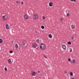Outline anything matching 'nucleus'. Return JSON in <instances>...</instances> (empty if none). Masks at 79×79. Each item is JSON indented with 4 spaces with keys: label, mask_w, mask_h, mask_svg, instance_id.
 I'll return each mask as SVG.
<instances>
[{
    "label": "nucleus",
    "mask_w": 79,
    "mask_h": 79,
    "mask_svg": "<svg viewBox=\"0 0 79 79\" xmlns=\"http://www.w3.org/2000/svg\"><path fill=\"white\" fill-rule=\"evenodd\" d=\"M45 19V16H44L43 17V20H44V19Z\"/></svg>",
    "instance_id": "nucleus-25"
},
{
    "label": "nucleus",
    "mask_w": 79,
    "mask_h": 79,
    "mask_svg": "<svg viewBox=\"0 0 79 79\" xmlns=\"http://www.w3.org/2000/svg\"><path fill=\"white\" fill-rule=\"evenodd\" d=\"M67 16H69V13L67 14Z\"/></svg>",
    "instance_id": "nucleus-29"
},
{
    "label": "nucleus",
    "mask_w": 79,
    "mask_h": 79,
    "mask_svg": "<svg viewBox=\"0 0 79 79\" xmlns=\"http://www.w3.org/2000/svg\"><path fill=\"white\" fill-rule=\"evenodd\" d=\"M40 48L41 50H45V45L44 44H40Z\"/></svg>",
    "instance_id": "nucleus-1"
},
{
    "label": "nucleus",
    "mask_w": 79,
    "mask_h": 79,
    "mask_svg": "<svg viewBox=\"0 0 79 79\" xmlns=\"http://www.w3.org/2000/svg\"><path fill=\"white\" fill-rule=\"evenodd\" d=\"M40 78V77H39Z\"/></svg>",
    "instance_id": "nucleus-39"
},
{
    "label": "nucleus",
    "mask_w": 79,
    "mask_h": 79,
    "mask_svg": "<svg viewBox=\"0 0 79 79\" xmlns=\"http://www.w3.org/2000/svg\"><path fill=\"white\" fill-rule=\"evenodd\" d=\"M21 45L22 47H24V46H26V45H27V43L26 41H23L21 42Z\"/></svg>",
    "instance_id": "nucleus-2"
},
{
    "label": "nucleus",
    "mask_w": 79,
    "mask_h": 79,
    "mask_svg": "<svg viewBox=\"0 0 79 79\" xmlns=\"http://www.w3.org/2000/svg\"><path fill=\"white\" fill-rule=\"evenodd\" d=\"M70 1H71V2H73V1L74 2H76V0H70Z\"/></svg>",
    "instance_id": "nucleus-24"
},
{
    "label": "nucleus",
    "mask_w": 79,
    "mask_h": 79,
    "mask_svg": "<svg viewBox=\"0 0 79 79\" xmlns=\"http://www.w3.org/2000/svg\"><path fill=\"white\" fill-rule=\"evenodd\" d=\"M21 4H22V5H23V4H24L23 2H21Z\"/></svg>",
    "instance_id": "nucleus-34"
},
{
    "label": "nucleus",
    "mask_w": 79,
    "mask_h": 79,
    "mask_svg": "<svg viewBox=\"0 0 79 79\" xmlns=\"http://www.w3.org/2000/svg\"><path fill=\"white\" fill-rule=\"evenodd\" d=\"M66 13H68V12H69V10H67V11H66Z\"/></svg>",
    "instance_id": "nucleus-31"
},
{
    "label": "nucleus",
    "mask_w": 79,
    "mask_h": 79,
    "mask_svg": "<svg viewBox=\"0 0 79 79\" xmlns=\"http://www.w3.org/2000/svg\"><path fill=\"white\" fill-rule=\"evenodd\" d=\"M4 69H5V70L6 71H7V68H6V67H5V68H4Z\"/></svg>",
    "instance_id": "nucleus-23"
},
{
    "label": "nucleus",
    "mask_w": 79,
    "mask_h": 79,
    "mask_svg": "<svg viewBox=\"0 0 79 79\" xmlns=\"http://www.w3.org/2000/svg\"><path fill=\"white\" fill-rule=\"evenodd\" d=\"M71 27L72 29H74V28H75V27L74 26V25H72Z\"/></svg>",
    "instance_id": "nucleus-14"
},
{
    "label": "nucleus",
    "mask_w": 79,
    "mask_h": 79,
    "mask_svg": "<svg viewBox=\"0 0 79 79\" xmlns=\"http://www.w3.org/2000/svg\"><path fill=\"white\" fill-rule=\"evenodd\" d=\"M15 47L16 50H18V44H15Z\"/></svg>",
    "instance_id": "nucleus-9"
},
{
    "label": "nucleus",
    "mask_w": 79,
    "mask_h": 79,
    "mask_svg": "<svg viewBox=\"0 0 79 79\" xmlns=\"http://www.w3.org/2000/svg\"><path fill=\"white\" fill-rule=\"evenodd\" d=\"M38 73H40V71L39 70H38Z\"/></svg>",
    "instance_id": "nucleus-35"
},
{
    "label": "nucleus",
    "mask_w": 79,
    "mask_h": 79,
    "mask_svg": "<svg viewBox=\"0 0 79 79\" xmlns=\"http://www.w3.org/2000/svg\"><path fill=\"white\" fill-rule=\"evenodd\" d=\"M32 46H33V47L34 48H35V47H37V45L34 44L32 45Z\"/></svg>",
    "instance_id": "nucleus-13"
},
{
    "label": "nucleus",
    "mask_w": 79,
    "mask_h": 79,
    "mask_svg": "<svg viewBox=\"0 0 79 79\" xmlns=\"http://www.w3.org/2000/svg\"><path fill=\"white\" fill-rule=\"evenodd\" d=\"M62 47L64 50H65V49H66V45H65L64 44L62 45Z\"/></svg>",
    "instance_id": "nucleus-6"
},
{
    "label": "nucleus",
    "mask_w": 79,
    "mask_h": 79,
    "mask_svg": "<svg viewBox=\"0 0 79 79\" xmlns=\"http://www.w3.org/2000/svg\"><path fill=\"white\" fill-rule=\"evenodd\" d=\"M8 61L9 63L11 64V60L10 59H9L8 60Z\"/></svg>",
    "instance_id": "nucleus-21"
},
{
    "label": "nucleus",
    "mask_w": 79,
    "mask_h": 79,
    "mask_svg": "<svg viewBox=\"0 0 79 79\" xmlns=\"http://www.w3.org/2000/svg\"><path fill=\"white\" fill-rule=\"evenodd\" d=\"M34 18L35 19H38V15L36 14L34 15Z\"/></svg>",
    "instance_id": "nucleus-4"
},
{
    "label": "nucleus",
    "mask_w": 79,
    "mask_h": 79,
    "mask_svg": "<svg viewBox=\"0 0 79 79\" xmlns=\"http://www.w3.org/2000/svg\"><path fill=\"white\" fill-rule=\"evenodd\" d=\"M64 73H66L67 72L66 71H64Z\"/></svg>",
    "instance_id": "nucleus-37"
},
{
    "label": "nucleus",
    "mask_w": 79,
    "mask_h": 79,
    "mask_svg": "<svg viewBox=\"0 0 79 79\" xmlns=\"http://www.w3.org/2000/svg\"><path fill=\"white\" fill-rule=\"evenodd\" d=\"M16 3H19V2L18 1H16Z\"/></svg>",
    "instance_id": "nucleus-27"
},
{
    "label": "nucleus",
    "mask_w": 79,
    "mask_h": 79,
    "mask_svg": "<svg viewBox=\"0 0 79 79\" xmlns=\"http://www.w3.org/2000/svg\"><path fill=\"white\" fill-rule=\"evenodd\" d=\"M68 44L69 45H71V42L70 41H69L68 42Z\"/></svg>",
    "instance_id": "nucleus-20"
},
{
    "label": "nucleus",
    "mask_w": 79,
    "mask_h": 79,
    "mask_svg": "<svg viewBox=\"0 0 79 79\" xmlns=\"http://www.w3.org/2000/svg\"><path fill=\"white\" fill-rule=\"evenodd\" d=\"M76 60H75V59H73V64H74V63H76Z\"/></svg>",
    "instance_id": "nucleus-11"
},
{
    "label": "nucleus",
    "mask_w": 79,
    "mask_h": 79,
    "mask_svg": "<svg viewBox=\"0 0 79 79\" xmlns=\"http://www.w3.org/2000/svg\"><path fill=\"white\" fill-rule=\"evenodd\" d=\"M44 58H47V57L45 56H44Z\"/></svg>",
    "instance_id": "nucleus-32"
},
{
    "label": "nucleus",
    "mask_w": 79,
    "mask_h": 79,
    "mask_svg": "<svg viewBox=\"0 0 79 79\" xmlns=\"http://www.w3.org/2000/svg\"><path fill=\"white\" fill-rule=\"evenodd\" d=\"M41 28L42 29H44L45 28V27L44 26H41Z\"/></svg>",
    "instance_id": "nucleus-19"
},
{
    "label": "nucleus",
    "mask_w": 79,
    "mask_h": 79,
    "mask_svg": "<svg viewBox=\"0 0 79 79\" xmlns=\"http://www.w3.org/2000/svg\"><path fill=\"white\" fill-rule=\"evenodd\" d=\"M35 32L36 33V34H39V32L37 31H35Z\"/></svg>",
    "instance_id": "nucleus-16"
},
{
    "label": "nucleus",
    "mask_w": 79,
    "mask_h": 79,
    "mask_svg": "<svg viewBox=\"0 0 79 79\" xmlns=\"http://www.w3.org/2000/svg\"><path fill=\"white\" fill-rule=\"evenodd\" d=\"M74 38L73 37H71V39H72V40H74Z\"/></svg>",
    "instance_id": "nucleus-28"
},
{
    "label": "nucleus",
    "mask_w": 79,
    "mask_h": 79,
    "mask_svg": "<svg viewBox=\"0 0 79 79\" xmlns=\"http://www.w3.org/2000/svg\"><path fill=\"white\" fill-rule=\"evenodd\" d=\"M72 52V49H70V52Z\"/></svg>",
    "instance_id": "nucleus-33"
},
{
    "label": "nucleus",
    "mask_w": 79,
    "mask_h": 79,
    "mask_svg": "<svg viewBox=\"0 0 79 79\" xmlns=\"http://www.w3.org/2000/svg\"><path fill=\"white\" fill-rule=\"evenodd\" d=\"M10 53H13V51H10Z\"/></svg>",
    "instance_id": "nucleus-30"
},
{
    "label": "nucleus",
    "mask_w": 79,
    "mask_h": 79,
    "mask_svg": "<svg viewBox=\"0 0 79 79\" xmlns=\"http://www.w3.org/2000/svg\"><path fill=\"white\" fill-rule=\"evenodd\" d=\"M70 75L71 76H73V72H70Z\"/></svg>",
    "instance_id": "nucleus-15"
},
{
    "label": "nucleus",
    "mask_w": 79,
    "mask_h": 79,
    "mask_svg": "<svg viewBox=\"0 0 79 79\" xmlns=\"http://www.w3.org/2000/svg\"><path fill=\"white\" fill-rule=\"evenodd\" d=\"M72 79H74V78H72Z\"/></svg>",
    "instance_id": "nucleus-38"
},
{
    "label": "nucleus",
    "mask_w": 79,
    "mask_h": 79,
    "mask_svg": "<svg viewBox=\"0 0 79 79\" xmlns=\"http://www.w3.org/2000/svg\"><path fill=\"white\" fill-rule=\"evenodd\" d=\"M61 21H63V19H60Z\"/></svg>",
    "instance_id": "nucleus-36"
},
{
    "label": "nucleus",
    "mask_w": 79,
    "mask_h": 79,
    "mask_svg": "<svg viewBox=\"0 0 79 79\" xmlns=\"http://www.w3.org/2000/svg\"><path fill=\"white\" fill-rule=\"evenodd\" d=\"M8 18V17L6 15H4L3 16L2 19L4 21H6V20H7V19Z\"/></svg>",
    "instance_id": "nucleus-3"
},
{
    "label": "nucleus",
    "mask_w": 79,
    "mask_h": 79,
    "mask_svg": "<svg viewBox=\"0 0 79 79\" xmlns=\"http://www.w3.org/2000/svg\"><path fill=\"white\" fill-rule=\"evenodd\" d=\"M68 61H71V59H70V58L68 59Z\"/></svg>",
    "instance_id": "nucleus-26"
},
{
    "label": "nucleus",
    "mask_w": 79,
    "mask_h": 79,
    "mask_svg": "<svg viewBox=\"0 0 79 79\" xmlns=\"http://www.w3.org/2000/svg\"><path fill=\"white\" fill-rule=\"evenodd\" d=\"M36 42H37V43H39L40 42L39 40V39H37V40H36Z\"/></svg>",
    "instance_id": "nucleus-18"
},
{
    "label": "nucleus",
    "mask_w": 79,
    "mask_h": 79,
    "mask_svg": "<svg viewBox=\"0 0 79 79\" xmlns=\"http://www.w3.org/2000/svg\"><path fill=\"white\" fill-rule=\"evenodd\" d=\"M3 42V40L2 39H0V43H2Z\"/></svg>",
    "instance_id": "nucleus-17"
},
{
    "label": "nucleus",
    "mask_w": 79,
    "mask_h": 79,
    "mask_svg": "<svg viewBox=\"0 0 79 79\" xmlns=\"http://www.w3.org/2000/svg\"><path fill=\"white\" fill-rule=\"evenodd\" d=\"M31 75L32 76H35V72H32Z\"/></svg>",
    "instance_id": "nucleus-8"
},
{
    "label": "nucleus",
    "mask_w": 79,
    "mask_h": 79,
    "mask_svg": "<svg viewBox=\"0 0 79 79\" xmlns=\"http://www.w3.org/2000/svg\"><path fill=\"white\" fill-rule=\"evenodd\" d=\"M49 6H53V3L52 2H50L49 3Z\"/></svg>",
    "instance_id": "nucleus-7"
},
{
    "label": "nucleus",
    "mask_w": 79,
    "mask_h": 79,
    "mask_svg": "<svg viewBox=\"0 0 79 79\" xmlns=\"http://www.w3.org/2000/svg\"><path fill=\"white\" fill-rule=\"evenodd\" d=\"M6 27L7 29H9V25L8 24H6Z\"/></svg>",
    "instance_id": "nucleus-10"
},
{
    "label": "nucleus",
    "mask_w": 79,
    "mask_h": 79,
    "mask_svg": "<svg viewBox=\"0 0 79 79\" xmlns=\"http://www.w3.org/2000/svg\"><path fill=\"white\" fill-rule=\"evenodd\" d=\"M49 37L50 38V39H52V35L51 34H50L48 35Z\"/></svg>",
    "instance_id": "nucleus-12"
},
{
    "label": "nucleus",
    "mask_w": 79,
    "mask_h": 79,
    "mask_svg": "<svg viewBox=\"0 0 79 79\" xmlns=\"http://www.w3.org/2000/svg\"><path fill=\"white\" fill-rule=\"evenodd\" d=\"M74 38H76V35H73L72 36Z\"/></svg>",
    "instance_id": "nucleus-22"
},
{
    "label": "nucleus",
    "mask_w": 79,
    "mask_h": 79,
    "mask_svg": "<svg viewBox=\"0 0 79 79\" xmlns=\"http://www.w3.org/2000/svg\"><path fill=\"white\" fill-rule=\"evenodd\" d=\"M24 18L25 19H28V16L27 15H24Z\"/></svg>",
    "instance_id": "nucleus-5"
}]
</instances>
